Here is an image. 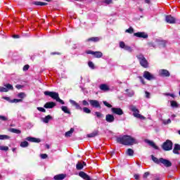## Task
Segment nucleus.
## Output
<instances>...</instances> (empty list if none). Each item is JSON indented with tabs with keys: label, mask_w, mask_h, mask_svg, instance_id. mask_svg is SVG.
Returning <instances> with one entry per match:
<instances>
[{
	"label": "nucleus",
	"mask_w": 180,
	"mask_h": 180,
	"mask_svg": "<svg viewBox=\"0 0 180 180\" xmlns=\"http://www.w3.org/2000/svg\"><path fill=\"white\" fill-rule=\"evenodd\" d=\"M95 115L98 119L103 117V114L100 112H95Z\"/></svg>",
	"instance_id": "nucleus-40"
},
{
	"label": "nucleus",
	"mask_w": 180,
	"mask_h": 180,
	"mask_svg": "<svg viewBox=\"0 0 180 180\" xmlns=\"http://www.w3.org/2000/svg\"><path fill=\"white\" fill-rule=\"evenodd\" d=\"M61 110H63L64 113H68V115H71V111H70V110L68 109V107L67 106H62Z\"/></svg>",
	"instance_id": "nucleus-24"
},
{
	"label": "nucleus",
	"mask_w": 180,
	"mask_h": 180,
	"mask_svg": "<svg viewBox=\"0 0 180 180\" xmlns=\"http://www.w3.org/2000/svg\"><path fill=\"white\" fill-rule=\"evenodd\" d=\"M50 120H53V117H51V115H50L42 118V122L44 123H49V122H50Z\"/></svg>",
	"instance_id": "nucleus-23"
},
{
	"label": "nucleus",
	"mask_w": 180,
	"mask_h": 180,
	"mask_svg": "<svg viewBox=\"0 0 180 180\" xmlns=\"http://www.w3.org/2000/svg\"><path fill=\"white\" fill-rule=\"evenodd\" d=\"M143 78L148 81H153V79H155V76L148 71H145L143 72Z\"/></svg>",
	"instance_id": "nucleus-8"
},
{
	"label": "nucleus",
	"mask_w": 180,
	"mask_h": 180,
	"mask_svg": "<svg viewBox=\"0 0 180 180\" xmlns=\"http://www.w3.org/2000/svg\"><path fill=\"white\" fill-rule=\"evenodd\" d=\"M100 89L104 91H109V86L105 84H103L100 85Z\"/></svg>",
	"instance_id": "nucleus-25"
},
{
	"label": "nucleus",
	"mask_w": 180,
	"mask_h": 180,
	"mask_svg": "<svg viewBox=\"0 0 180 180\" xmlns=\"http://www.w3.org/2000/svg\"><path fill=\"white\" fill-rule=\"evenodd\" d=\"M120 49H123L126 51H128L129 53H132L133 49H131V46L126 45L124 41H120Z\"/></svg>",
	"instance_id": "nucleus-11"
},
{
	"label": "nucleus",
	"mask_w": 180,
	"mask_h": 180,
	"mask_svg": "<svg viewBox=\"0 0 180 180\" xmlns=\"http://www.w3.org/2000/svg\"><path fill=\"white\" fill-rule=\"evenodd\" d=\"M103 4H106V5H110V4H112V0H104Z\"/></svg>",
	"instance_id": "nucleus-48"
},
{
	"label": "nucleus",
	"mask_w": 180,
	"mask_h": 180,
	"mask_svg": "<svg viewBox=\"0 0 180 180\" xmlns=\"http://www.w3.org/2000/svg\"><path fill=\"white\" fill-rule=\"evenodd\" d=\"M134 32V30L131 27H130L129 29L125 30V33H129V34H131Z\"/></svg>",
	"instance_id": "nucleus-37"
},
{
	"label": "nucleus",
	"mask_w": 180,
	"mask_h": 180,
	"mask_svg": "<svg viewBox=\"0 0 180 180\" xmlns=\"http://www.w3.org/2000/svg\"><path fill=\"white\" fill-rule=\"evenodd\" d=\"M89 102L92 108H96V109H101L102 108L97 100H89Z\"/></svg>",
	"instance_id": "nucleus-9"
},
{
	"label": "nucleus",
	"mask_w": 180,
	"mask_h": 180,
	"mask_svg": "<svg viewBox=\"0 0 180 180\" xmlns=\"http://www.w3.org/2000/svg\"><path fill=\"white\" fill-rule=\"evenodd\" d=\"M134 179L136 180L140 179V175H139V174H134Z\"/></svg>",
	"instance_id": "nucleus-61"
},
{
	"label": "nucleus",
	"mask_w": 180,
	"mask_h": 180,
	"mask_svg": "<svg viewBox=\"0 0 180 180\" xmlns=\"http://www.w3.org/2000/svg\"><path fill=\"white\" fill-rule=\"evenodd\" d=\"M10 131L11 133H15V134H20V133H22V131L21 130H19V129H16L15 128H11L10 129Z\"/></svg>",
	"instance_id": "nucleus-30"
},
{
	"label": "nucleus",
	"mask_w": 180,
	"mask_h": 180,
	"mask_svg": "<svg viewBox=\"0 0 180 180\" xmlns=\"http://www.w3.org/2000/svg\"><path fill=\"white\" fill-rule=\"evenodd\" d=\"M3 99H5V101H7L8 102L11 101V98L9 97H6V96L3 97Z\"/></svg>",
	"instance_id": "nucleus-62"
},
{
	"label": "nucleus",
	"mask_w": 180,
	"mask_h": 180,
	"mask_svg": "<svg viewBox=\"0 0 180 180\" xmlns=\"http://www.w3.org/2000/svg\"><path fill=\"white\" fill-rule=\"evenodd\" d=\"M163 123L164 124H169V123H171V119L163 120Z\"/></svg>",
	"instance_id": "nucleus-52"
},
{
	"label": "nucleus",
	"mask_w": 180,
	"mask_h": 180,
	"mask_svg": "<svg viewBox=\"0 0 180 180\" xmlns=\"http://www.w3.org/2000/svg\"><path fill=\"white\" fill-rule=\"evenodd\" d=\"M0 150L1 151H8L9 148L8 146H0Z\"/></svg>",
	"instance_id": "nucleus-42"
},
{
	"label": "nucleus",
	"mask_w": 180,
	"mask_h": 180,
	"mask_svg": "<svg viewBox=\"0 0 180 180\" xmlns=\"http://www.w3.org/2000/svg\"><path fill=\"white\" fill-rule=\"evenodd\" d=\"M96 136H98V132H92L91 134H89L87 137L92 138L96 137Z\"/></svg>",
	"instance_id": "nucleus-41"
},
{
	"label": "nucleus",
	"mask_w": 180,
	"mask_h": 180,
	"mask_svg": "<svg viewBox=\"0 0 180 180\" xmlns=\"http://www.w3.org/2000/svg\"><path fill=\"white\" fill-rule=\"evenodd\" d=\"M148 175H150V172H145L143 174V178L146 179V178H147V176H148Z\"/></svg>",
	"instance_id": "nucleus-56"
},
{
	"label": "nucleus",
	"mask_w": 180,
	"mask_h": 180,
	"mask_svg": "<svg viewBox=\"0 0 180 180\" xmlns=\"http://www.w3.org/2000/svg\"><path fill=\"white\" fill-rule=\"evenodd\" d=\"M127 155L131 156L134 154V151L133 150V149L129 148L127 150Z\"/></svg>",
	"instance_id": "nucleus-38"
},
{
	"label": "nucleus",
	"mask_w": 180,
	"mask_h": 180,
	"mask_svg": "<svg viewBox=\"0 0 180 180\" xmlns=\"http://www.w3.org/2000/svg\"><path fill=\"white\" fill-rule=\"evenodd\" d=\"M27 141H30V143H40V139L28 136L26 138Z\"/></svg>",
	"instance_id": "nucleus-21"
},
{
	"label": "nucleus",
	"mask_w": 180,
	"mask_h": 180,
	"mask_svg": "<svg viewBox=\"0 0 180 180\" xmlns=\"http://www.w3.org/2000/svg\"><path fill=\"white\" fill-rule=\"evenodd\" d=\"M20 146L22 148H26V147H29V142L27 141H22L20 144Z\"/></svg>",
	"instance_id": "nucleus-28"
},
{
	"label": "nucleus",
	"mask_w": 180,
	"mask_h": 180,
	"mask_svg": "<svg viewBox=\"0 0 180 180\" xmlns=\"http://www.w3.org/2000/svg\"><path fill=\"white\" fill-rule=\"evenodd\" d=\"M159 75L160 77H169L171 74L169 73V71L165 69H161L159 70Z\"/></svg>",
	"instance_id": "nucleus-14"
},
{
	"label": "nucleus",
	"mask_w": 180,
	"mask_h": 180,
	"mask_svg": "<svg viewBox=\"0 0 180 180\" xmlns=\"http://www.w3.org/2000/svg\"><path fill=\"white\" fill-rule=\"evenodd\" d=\"M158 44L160 47H165L166 42L164 40H157Z\"/></svg>",
	"instance_id": "nucleus-32"
},
{
	"label": "nucleus",
	"mask_w": 180,
	"mask_h": 180,
	"mask_svg": "<svg viewBox=\"0 0 180 180\" xmlns=\"http://www.w3.org/2000/svg\"><path fill=\"white\" fill-rule=\"evenodd\" d=\"M117 143L123 144L124 146H133V144H137L139 141L131 136L124 135L117 139Z\"/></svg>",
	"instance_id": "nucleus-1"
},
{
	"label": "nucleus",
	"mask_w": 180,
	"mask_h": 180,
	"mask_svg": "<svg viewBox=\"0 0 180 180\" xmlns=\"http://www.w3.org/2000/svg\"><path fill=\"white\" fill-rule=\"evenodd\" d=\"M120 49H123L126 51H128L129 53H132L133 49H131V46L126 45L124 41H120Z\"/></svg>",
	"instance_id": "nucleus-10"
},
{
	"label": "nucleus",
	"mask_w": 180,
	"mask_h": 180,
	"mask_svg": "<svg viewBox=\"0 0 180 180\" xmlns=\"http://www.w3.org/2000/svg\"><path fill=\"white\" fill-rule=\"evenodd\" d=\"M86 54H92L94 56V51H91V50H88L86 51Z\"/></svg>",
	"instance_id": "nucleus-59"
},
{
	"label": "nucleus",
	"mask_w": 180,
	"mask_h": 180,
	"mask_svg": "<svg viewBox=\"0 0 180 180\" xmlns=\"http://www.w3.org/2000/svg\"><path fill=\"white\" fill-rule=\"evenodd\" d=\"M72 133H74V128H71L70 131L65 132V137H71L72 136Z\"/></svg>",
	"instance_id": "nucleus-26"
},
{
	"label": "nucleus",
	"mask_w": 180,
	"mask_h": 180,
	"mask_svg": "<svg viewBox=\"0 0 180 180\" xmlns=\"http://www.w3.org/2000/svg\"><path fill=\"white\" fill-rule=\"evenodd\" d=\"M69 102L70 103H71L72 106L75 107V109H77V110H82V107H81V105H79V104L77 103L75 101L70 100Z\"/></svg>",
	"instance_id": "nucleus-15"
},
{
	"label": "nucleus",
	"mask_w": 180,
	"mask_h": 180,
	"mask_svg": "<svg viewBox=\"0 0 180 180\" xmlns=\"http://www.w3.org/2000/svg\"><path fill=\"white\" fill-rule=\"evenodd\" d=\"M152 160L153 161V162H155V164H158L159 165L163 164V165L167 167H169L172 165L171 161L164 158H152Z\"/></svg>",
	"instance_id": "nucleus-3"
},
{
	"label": "nucleus",
	"mask_w": 180,
	"mask_h": 180,
	"mask_svg": "<svg viewBox=\"0 0 180 180\" xmlns=\"http://www.w3.org/2000/svg\"><path fill=\"white\" fill-rule=\"evenodd\" d=\"M103 105H105V106H107V108H112V105H110L107 101H103Z\"/></svg>",
	"instance_id": "nucleus-50"
},
{
	"label": "nucleus",
	"mask_w": 180,
	"mask_h": 180,
	"mask_svg": "<svg viewBox=\"0 0 180 180\" xmlns=\"http://www.w3.org/2000/svg\"><path fill=\"white\" fill-rule=\"evenodd\" d=\"M136 57L141 67H143V68H147V67H148V62L147 61V59H146L143 54L140 53L137 55Z\"/></svg>",
	"instance_id": "nucleus-5"
},
{
	"label": "nucleus",
	"mask_w": 180,
	"mask_h": 180,
	"mask_svg": "<svg viewBox=\"0 0 180 180\" xmlns=\"http://www.w3.org/2000/svg\"><path fill=\"white\" fill-rule=\"evenodd\" d=\"M99 40H101V39L98 37H91L89 39H87V41H94V42H96V41H99Z\"/></svg>",
	"instance_id": "nucleus-33"
},
{
	"label": "nucleus",
	"mask_w": 180,
	"mask_h": 180,
	"mask_svg": "<svg viewBox=\"0 0 180 180\" xmlns=\"http://www.w3.org/2000/svg\"><path fill=\"white\" fill-rule=\"evenodd\" d=\"M93 56H94V57H96V58H101V57H102V56H103V54L101 51H96V52L94 51Z\"/></svg>",
	"instance_id": "nucleus-27"
},
{
	"label": "nucleus",
	"mask_w": 180,
	"mask_h": 180,
	"mask_svg": "<svg viewBox=\"0 0 180 180\" xmlns=\"http://www.w3.org/2000/svg\"><path fill=\"white\" fill-rule=\"evenodd\" d=\"M15 88H17V89H22L23 88V86H22L20 84H17L15 86Z\"/></svg>",
	"instance_id": "nucleus-58"
},
{
	"label": "nucleus",
	"mask_w": 180,
	"mask_h": 180,
	"mask_svg": "<svg viewBox=\"0 0 180 180\" xmlns=\"http://www.w3.org/2000/svg\"><path fill=\"white\" fill-rule=\"evenodd\" d=\"M4 86H0V92H8L9 91H13V86L11 84H6Z\"/></svg>",
	"instance_id": "nucleus-7"
},
{
	"label": "nucleus",
	"mask_w": 180,
	"mask_h": 180,
	"mask_svg": "<svg viewBox=\"0 0 180 180\" xmlns=\"http://www.w3.org/2000/svg\"><path fill=\"white\" fill-rule=\"evenodd\" d=\"M111 111L114 115H118V116H122L123 115V110L120 108H112Z\"/></svg>",
	"instance_id": "nucleus-12"
},
{
	"label": "nucleus",
	"mask_w": 180,
	"mask_h": 180,
	"mask_svg": "<svg viewBox=\"0 0 180 180\" xmlns=\"http://www.w3.org/2000/svg\"><path fill=\"white\" fill-rule=\"evenodd\" d=\"M11 139V136L8 135H0V140H9Z\"/></svg>",
	"instance_id": "nucleus-35"
},
{
	"label": "nucleus",
	"mask_w": 180,
	"mask_h": 180,
	"mask_svg": "<svg viewBox=\"0 0 180 180\" xmlns=\"http://www.w3.org/2000/svg\"><path fill=\"white\" fill-rule=\"evenodd\" d=\"M18 96L20 98V99H23L24 98H26V94L21 92L18 94Z\"/></svg>",
	"instance_id": "nucleus-39"
},
{
	"label": "nucleus",
	"mask_w": 180,
	"mask_h": 180,
	"mask_svg": "<svg viewBox=\"0 0 180 180\" xmlns=\"http://www.w3.org/2000/svg\"><path fill=\"white\" fill-rule=\"evenodd\" d=\"M171 106L172 108H179V105L175 101H171Z\"/></svg>",
	"instance_id": "nucleus-34"
},
{
	"label": "nucleus",
	"mask_w": 180,
	"mask_h": 180,
	"mask_svg": "<svg viewBox=\"0 0 180 180\" xmlns=\"http://www.w3.org/2000/svg\"><path fill=\"white\" fill-rule=\"evenodd\" d=\"M145 142L147 143V144H148L149 146H150V147H152L153 148H154L155 150H160V148L155 145V143H154V141H150L148 139H146Z\"/></svg>",
	"instance_id": "nucleus-17"
},
{
	"label": "nucleus",
	"mask_w": 180,
	"mask_h": 180,
	"mask_svg": "<svg viewBox=\"0 0 180 180\" xmlns=\"http://www.w3.org/2000/svg\"><path fill=\"white\" fill-rule=\"evenodd\" d=\"M134 36H135V37H139L140 39H147L148 37L147 33L141 32H135Z\"/></svg>",
	"instance_id": "nucleus-13"
},
{
	"label": "nucleus",
	"mask_w": 180,
	"mask_h": 180,
	"mask_svg": "<svg viewBox=\"0 0 180 180\" xmlns=\"http://www.w3.org/2000/svg\"><path fill=\"white\" fill-rule=\"evenodd\" d=\"M105 120L108 123H113L115 122V116L112 114H108L105 115Z\"/></svg>",
	"instance_id": "nucleus-16"
},
{
	"label": "nucleus",
	"mask_w": 180,
	"mask_h": 180,
	"mask_svg": "<svg viewBox=\"0 0 180 180\" xmlns=\"http://www.w3.org/2000/svg\"><path fill=\"white\" fill-rule=\"evenodd\" d=\"M138 78L140 79V82H141V84H143V85L144 84H146V82L144 81V79L143 78V77L139 76Z\"/></svg>",
	"instance_id": "nucleus-53"
},
{
	"label": "nucleus",
	"mask_w": 180,
	"mask_h": 180,
	"mask_svg": "<svg viewBox=\"0 0 180 180\" xmlns=\"http://www.w3.org/2000/svg\"><path fill=\"white\" fill-rule=\"evenodd\" d=\"M41 158H47L48 155L46 153L40 155Z\"/></svg>",
	"instance_id": "nucleus-55"
},
{
	"label": "nucleus",
	"mask_w": 180,
	"mask_h": 180,
	"mask_svg": "<svg viewBox=\"0 0 180 180\" xmlns=\"http://www.w3.org/2000/svg\"><path fill=\"white\" fill-rule=\"evenodd\" d=\"M37 110H39V112H42L43 113H46V109H44L42 107H38L37 108Z\"/></svg>",
	"instance_id": "nucleus-47"
},
{
	"label": "nucleus",
	"mask_w": 180,
	"mask_h": 180,
	"mask_svg": "<svg viewBox=\"0 0 180 180\" xmlns=\"http://www.w3.org/2000/svg\"><path fill=\"white\" fill-rule=\"evenodd\" d=\"M44 95L46 96H50L51 98H52V99H54L55 101H56V102H59V103H61V105H64V101L61 100V98H60V96L58 94V93L56 92V91H46L44 92Z\"/></svg>",
	"instance_id": "nucleus-2"
},
{
	"label": "nucleus",
	"mask_w": 180,
	"mask_h": 180,
	"mask_svg": "<svg viewBox=\"0 0 180 180\" xmlns=\"http://www.w3.org/2000/svg\"><path fill=\"white\" fill-rule=\"evenodd\" d=\"M34 5H37L38 6H46L47 5V3L41 2V1H34Z\"/></svg>",
	"instance_id": "nucleus-29"
},
{
	"label": "nucleus",
	"mask_w": 180,
	"mask_h": 180,
	"mask_svg": "<svg viewBox=\"0 0 180 180\" xmlns=\"http://www.w3.org/2000/svg\"><path fill=\"white\" fill-rule=\"evenodd\" d=\"M126 92H127L128 96H133L134 95V91L132 90L127 89Z\"/></svg>",
	"instance_id": "nucleus-36"
},
{
	"label": "nucleus",
	"mask_w": 180,
	"mask_h": 180,
	"mask_svg": "<svg viewBox=\"0 0 180 180\" xmlns=\"http://www.w3.org/2000/svg\"><path fill=\"white\" fill-rule=\"evenodd\" d=\"M173 153L176 155H179L180 154V145L178 143L174 144V147L173 148Z\"/></svg>",
	"instance_id": "nucleus-20"
},
{
	"label": "nucleus",
	"mask_w": 180,
	"mask_h": 180,
	"mask_svg": "<svg viewBox=\"0 0 180 180\" xmlns=\"http://www.w3.org/2000/svg\"><path fill=\"white\" fill-rule=\"evenodd\" d=\"M76 168L79 171L82 169L84 168V164H82V162H78L77 164L76 165Z\"/></svg>",
	"instance_id": "nucleus-31"
},
{
	"label": "nucleus",
	"mask_w": 180,
	"mask_h": 180,
	"mask_svg": "<svg viewBox=\"0 0 180 180\" xmlns=\"http://www.w3.org/2000/svg\"><path fill=\"white\" fill-rule=\"evenodd\" d=\"M56 105L57 104L54 102H47L44 105V108H45V109H53V108L56 107Z\"/></svg>",
	"instance_id": "nucleus-18"
},
{
	"label": "nucleus",
	"mask_w": 180,
	"mask_h": 180,
	"mask_svg": "<svg viewBox=\"0 0 180 180\" xmlns=\"http://www.w3.org/2000/svg\"><path fill=\"white\" fill-rule=\"evenodd\" d=\"M27 70H29V65H25L23 67V71H27Z\"/></svg>",
	"instance_id": "nucleus-57"
},
{
	"label": "nucleus",
	"mask_w": 180,
	"mask_h": 180,
	"mask_svg": "<svg viewBox=\"0 0 180 180\" xmlns=\"http://www.w3.org/2000/svg\"><path fill=\"white\" fill-rule=\"evenodd\" d=\"M146 98H150V94L148 93V91H146Z\"/></svg>",
	"instance_id": "nucleus-63"
},
{
	"label": "nucleus",
	"mask_w": 180,
	"mask_h": 180,
	"mask_svg": "<svg viewBox=\"0 0 180 180\" xmlns=\"http://www.w3.org/2000/svg\"><path fill=\"white\" fill-rule=\"evenodd\" d=\"M172 141L169 139H167L162 143V148L164 150V151H171V150H172Z\"/></svg>",
	"instance_id": "nucleus-6"
},
{
	"label": "nucleus",
	"mask_w": 180,
	"mask_h": 180,
	"mask_svg": "<svg viewBox=\"0 0 180 180\" xmlns=\"http://www.w3.org/2000/svg\"><path fill=\"white\" fill-rule=\"evenodd\" d=\"M0 119H1V120H3L4 122H6V120H8V117H6L4 115H0Z\"/></svg>",
	"instance_id": "nucleus-54"
},
{
	"label": "nucleus",
	"mask_w": 180,
	"mask_h": 180,
	"mask_svg": "<svg viewBox=\"0 0 180 180\" xmlns=\"http://www.w3.org/2000/svg\"><path fill=\"white\" fill-rule=\"evenodd\" d=\"M168 96H171L172 98H174L175 95L172 94H167Z\"/></svg>",
	"instance_id": "nucleus-64"
},
{
	"label": "nucleus",
	"mask_w": 180,
	"mask_h": 180,
	"mask_svg": "<svg viewBox=\"0 0 180 180\" xmlns=\"http://www.w3.org/2000/svg\"><path fill=\"white\" fill-rule=\"evenodd\" d=\"M66 175L64 174H57L53 176L54 180H63L65 178Z\"/></svg>",
	"instance_id": "nucleus-22"
},
{
	"label": "nucleus",
	"mask_w": 180,
	"mask_h": 180,
	"mask_svg": "<svg viewBox=\"0 0 180 180\" xmlns=\"http://www.w3.org/2000/svg\"><path fill=\"white\" fill-rule=\"evenodd\" d=\"M86 173L84 172H79V176L81 177V178H83V179L85 178V176H86Z\"/></svg>",
	"instance_id": "nucleus-45"
},
{
	"label": "nucleus",
	"mask_w": 180,
	"mask_h": 180,
	"mask_svg": "<svg viewBox=\"0 0 180 180\" xmlns=\"http://www.w3.org/2000/svg\"><path fill=\"white\" fill-rule=\"evenodd\" d=\"M176 19L172 15H166L165 21L167 23L174 24L175 23Z\"/></svg>",
	"instance_id": "nucleus-19"
},
{
	"label": "nucleus",
	"mask_w": 180,
	"mask_h": 180,
	"mask_svg": "<svg viewBox=\"0 0 180 180\" xmlns=\"http://www.w3.org/2000/svg\"><path fill=\"white\" fill-rule=\"evenodd\" d=\"M139 2H141L142 4H150V0H139Z\"/></svg>",
	"instance_id": "nucleus-51"
},
{
	"label": "nucleus",
	"mask_w": 180,
	"mask_h": 180,
	"mask_svg": "<svg viewBox=\"0 0 180 180\" xmlns=\"http://www.w3.org/2000/svg\"><path fill=\"white\" fill-rule=\"evenodd\" d=\"M82 110H83L84 113H87V114L91 113V110H89V108L86 107L83 108Z\"/></svg>",
	"instance_id": "nucleus-43"
},
{
	"label": "nucleus",
	"mask_w": 180,
	"mask_h": 180,
	"mask_svg": "<svg viewBox=\"0 0 180 180\" xmlns=\"http://www.w3.org/2000/svg\"><path fill=\"white\" fill-rule=\"evenodd\" d=\"M83 106H89V103L86 101V100H84L82 101Z\"/></svg>",
	"instance_id": "nucleus-49"
},
{
	"label": "nucleus",
	"mask_w": 180,
	"mask_h": 180,
	"mask_svg": "<svg viewBox=\"0 0 180 180\" xmlns=\"http://www.w3.org/2000/svg\"><path fill=\"white\" fill-rule=\"evenodd\" d=\"M129 110L133 112V116L136 117V119H140L141 120H145L146 117L140 114V111L137 109V107L135 105H130Z\"/></svg>",
	"instance_id": "nucleus-4"
},
{
	"label": "nucleus",
	"mask_w": 180,
	"mask_h": 180,
	"mask_svg": "<svg viewBox=\"0 0 180 180\" xmlns=\"http://www.w3.org/2000/svg\"><path fill=\"white\" fill-rule=\"evenodd\" d=\"M13 103H19V102H23L22 99L14 98L12 101Z\"/></svg>",
	"instance_id": "nucleus-46"
},
{
	"label": "nucleus",
	"mask_w": 180,
	"mask_h": 180,
	"mask_svg": "<svg viewBox=\"0 0 180 180\" xmlns=\"http://www.w3.org/2000/svg\"><path fill=\"white\" fill-rule=\"evenodd\" d=\"M88 65L90 68H91V70H95V65L94 64L93 62L89 61L88 63Z\"/></svg>",
	"instance_id": "nucleus-44"
},
{
	"label": "nucleus",
	"mask_w": 180,
	"mask_h": 180,
	"mask_svg": "<svg viewBox=\"0 0 180 180\" xmlns=\"http://www.w3.org/2000/svg\"><path fill=\"white\" fill-rule=\"evenodd\" d=\"M84 179H85V180H91V176H89V175L86 174V176H85V178Z\"/></svg>",
	"instance_id": "nucleus-60"
}]
</instances>
